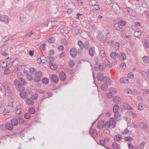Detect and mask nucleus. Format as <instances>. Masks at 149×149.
Listing matches in <instances>:
<instances>
[{
  "mask_svg": "<svg viewBox=\"0 0 149 149\" xmlns=\"http://www.w3.org/2000/svg\"><path fill=\"white\" fill-rule=\"evenodd\" d=\"M126 24L125 21H121L120 23H116L114 25V28L115 30H120Z\"/></svg>",
  "mask_w": 149,
  "mask_h": 149,
  "instance_id": "nucleus-1",
  "label": "nucleus"
},
{
  "mask_svg": "<svg viewBox=\"0 0 149 149\" xmlns=\"http://www.w3.org/2000/svg\"><path fill=\"white\" fill-rule=\"evenodd\" d=\"M98 35L97 36V40L103 42H104L106 40V38L104 37L103 33L101 31H99L98 33Z\"/></svg>",
  "mask_w": 149,
  "mask_h": 149,
  "instance_id": "nucleus-2",
  "label": "nucleus"
},
{
  "mask_svg": "<svg viewBox=\"0 0 149 149\" xmlns=\"http://www.w3.org/2000/svg\"><path fill=\"white\" fill-rule=\"evenodd\" d=\"M13 108V104H11V105H8L6 106L3 111V113L4 115H7V113H9L12 111Z\"/></svg>",
  "mask_w": 149,
  "mask_h": 149,
  "instance_id": "nucleus-3",
  "label": "nucleus"
},
{
  "mask_svg": "<svg viewBox=\"0 0 149 149\" xmlns=\"http://www.w3.org/2000/svg\"><path fill=\"white\" fill-rule=\"evenodd\" d=\"M14 83L15 85L18 87V90L19 91H23L24 90V86H21L19 80L17 79L15 80Z\"/></svg>",
  "mask_w": 149,
  "mask_h": 149,
  "instance_id": "nucleus-4",
  "label": "nucleus"
},
{
  "mask_svg": "<svg viewBox=\"0 0 149 149\" xmlns=\"http://www.w3.org/2000/svg\"><path fill=\"white\" fill-rule=\"evenodd\" d=\"M112 10L116 13L120 12V9L119 6L116 3H113L111 6Z\"/></svg>",
  "mask_w": 149,
  "mask_h": 149,
  "instance_id": "nucleus-5",
  "label": "nucleus"
},
{
  "mask_svg": "<svg viewBox=\"0 0 149 149\" xmlns=\"http://www.w3.org/2000/svg\"><path fill=\"white\" fill-rule=\"evenodd\" d=\"M35 79L34 80V81L38 82L40 80L41 77L42 75V73L41 72L39 71L37 72L35 74Z\"/></svg>",
  "mask_w": 149,
  "mask_h": 149,
  "instance_id": "nucleus-6",
  "label": "nucleus"
},
{
  "mask_svg": "<svg viewBox=\"0 0 149 149\" xmlns=\"http://www.w3.org/2000/svg\"><path fill=\"white\" fill-rule=\"evenodd\" d=\"M0 20L5 22L6 24H8L10 19L7 16L1 15H0Z\"/></svg>",
  "mask_w": 149,
  "mask_h": 149,
  "instance_id": "nucleus-7",
  "label": "nucleus"
},
{
  "mask_svg": "<svg viewBox=\"0 0 149 149\" xmlns=\"http://www.w3.org/2000/svg\"><path fill=\"white\" fill-rule=\"evenodd\" d=\"M89 133L93 138L96 137L98 136V133L96 130L92 128L91 127L90 129Z\"/></svg>",
  "mask_w": 149,
  "mask_h": 149,
  "instance_id": "nucleus-8",
  "label": "nucleus"
},
{
  "mask_svg": "<svg viewBox=\"0 0 149 149\" xmlns=\"http://www.w3.org/2000/svg\"><path fill=\"white\" fill-rule=\"evenodd\" d=\"M22 109L21 107L20 104L17 105L15 111V114L17 115H20L22 113Z\"/></svg>",
  "mask_w": 149,
  "mask_h": 149,
  "instance_id": "nucleus-9",
  "label": "nucleus"
},
{
  "mask_svg": "<svg viewBox=\"0 0 149 149\" xmlns=\"http://www.w3.org/2000/svg\"><path fill=\"white\" fill-rule=\"evenodd\" d=\"M95 70L96 71H98L100 70V71H104L105 69L104 68V66H101L100 65L99 63H96L95 65Z\"/></svg>",
  "mask_w": 149,
  "mask_h": 149,
  "instance_id": "nucleus-10",
  "label": "nucleus"
},
{
  "mask_svg": "<svg viewBox=\"0 0 149 149\" xmlns=\"http://www.w3.org/2000/svg\"><path fill=\"white\" fill-rule=\"evenodd\" d=\"M113 112H114V113H115L114 114V116L115 118H116V116L118 115V114H117V113L119 109V106L118 104H115L113 107Z\"/></svg>",
  "mask_w": 149,
  "mask_h": 149,
  "instance_id": "nucleus-11",
  "label": "nucleus"
},
{
  "mask_svg": "<svg viewBox=\"0 0 149 149\" xmlns=\"http://www.w3.org/2000/svg\"><path fill=\"white\" fill-rule=\"evenodd\" d=\"M70 56L73 58H74L77 55V51L75 48H72L70 49Z\"/></svg>",
  "mask_w": 149,
  "mask_h": 149,
  "instance_id": "nucleus-12",
  "label": "nucleus"
},
{
  "mask_svg": "<svg viewBox=\"0 0 149 149\" xmlns=\"http://www.w3.org/2000/svg\"><path fill=\"white\" fill-rule=\"evenodd\" d=\"M50 80L55 83H57L58 81V79L56 75L54 74L50 77Z\"/></svg>",
  "mask_w": 149,
  "mask_h": 149,
  "instance_id": "nucleus-13",
  "label": "nucleus"
},
{
  "mask_svg": "<svg viewBox=\"0 0 149 149\" xmlns=\"http://www.w3.org/2000/svg\"><path fill=\"white\" fill-rule=\"evenodd\" d=\"M59 77L60 79L62 81H64L66 79L65 73L63 72L62 71L59 73Z\"/></svg>",
  "mask_w": 149,
  "mask_h": 149,
  "instance_id": "nucleus-14",
  "label": "nucleus"
},
{
  "mask_svg": "<svg viewBox=\"0 0 149 149\" xmlns=\"http://www.w3.org/2000/svg\"><path fill=\"white\" fill-rule=\"evenodd\" d=\"M113 101L114 102L119 104L122 102V100L120 97L118 96H114L113 98Z\"/></svg>",
  "mask_w": 149,
  "mask_h": 149,
  "instance_id": "nucleus-15",
  "label": "nucleus"
},
{
  "mask_svg": "<svg viewBox=\"0 0 149 149\" xmlns=\"http://www.w3.org/2000/svg\"><path fill=\"white\" fill-rule=\"evenodd\" d=\"M110 56L113 59H116L118 57L119 54L116 52H111Z\"/></svg>",
  "mask_w": 149,
  "mask_h": 149,
  "instance_id": "nucleus-16",
  "label": "nucleus"
},
{
  "mask_svg": "<svg viewBox=\"0 0 149 149\" xmlns=\"http://www.w3.org/2000/svg\"><path fill=\"white\" fill-rule=\"evenodd\" d=\"M5 127L9 130H12L13 129V127L10 122L7 123L5 125Z\"/></svg>",
  "mask_w": 149,
  "mask_h": 149,
  "instance_id": "nucleus-17",
  "label": "nucleus"
},
{
  "mask_svg": "<svg viewBox=\"0 0 149 149\" xmlns=\"http://www.w3.org/2000/svg\"><path fill=\"white\" fill-rule=\"evenodd\" d=\"M97 78L98 80L100 81H102L104 78V74L102 73L99 72L97 74Z\"/></svg>",
  "mask_w": 149,
  "mask_h": 149,
  "instance_id": "nucleus-18",
  "label": "nucleus"
},
{
  "mask_svg": "<svg viewBox=\"0 0 149 149\" xmlns=\"http://www.w3.org/2000/svg\"><path fill=\"white\" fill-rule=\"evenodd\" d=\"M95 48L93 47H91L88 51V53L89 55L91 56H93L94 55L95 53Z\"/></svg>",
  "mask_w": 149,
  "mask_h": 149,
  "instance_id": "nucleus-19",
  "label": "nucleus"
},
{
  "mask_svg": "<svg viewBox=\"0 0 149 149\" xmlns=\"http://www.w3.org/2000/svg\"><path fill=\"white\" fill-rule=\"evenodd\" d=\"M123 108L125 109H127V110H131L132 108L129 105L128 103H124L123 104Z\"/></svg>",
  "mask_w": 149,
  "mask_h": 149,
  "instance_id": "nucleus-20",
  "label": "nucleus"
},
{
  "mask_svg": "<svg viewBox=\"0 0 149 149\" xmlns=\"http://www.w3.org/2000/svg\"><path fill=\"white\" fill-rule=\"evenodd\" d=\"M39 60H40V63L42 62L43 64L45 63L47 61L46 58L44 56H41L40 58H38L37 61H38Z\"/></svg>",
  "mask_w": 149,
  "mask_h": 149,
  "instance_id": "nucleus-21",
  "label": "nucleus"
},
{
  "mask_svg": "<svg viewBox=\"0 0 149 149\" xmlns=\"http://www.w3.org/2000/svg\"><path fill=\"white\" fill-rule=\"evenodd\" d=\"M10 122L13 126H17L18 123L17 119L15 118H12L10 120Z\"/></svg>",
  "mask_w": 149,
  "mask_h": 149,
  "instance_id": "nucleus-22",
  "label": "nucleus"
},
{
  "mask_svg": "<svg viewBox=\"0 0 149 149\" xmlns=\"http://www.w3.org/2000/svg\"><path fill=\"white\" fill-rule=\"evenodd\" d=\"M26 103L30 106L32 105L34 103V101L32 98H27L26 101Z\"/></svg>",
  "mask_w": 149,
  "mask_h": 149,
  "instance_id": "nucleus-23",
  "label": "nucleus"
},
{
  "mask_svg": "<svg viewBox=\"0 0 149 149\" xmlns=\"http://www.w3.org/2000/svg\"><path fill=\"white\" fill-rule=\"evenodd\" d=\"M19 81L22 86H23V85H25L26 83V80L23 79L22 77H19Z\"/></svg>",
  "mask_w": 149,
  "mask_h": 149,
  "instance_id": "nucleus-24",
  "label": "nucleus"
},
{
  "mask_svg": "<svg viewBox=\"0 0 149 149\" xmlns=\"http://www.w3.org/2000/svg\"><path fill=\"white\" fill-rule=\"evenodd\" d=\"M104 83L108 85H109L111 82V80L109 77H105V79L104 80Z\"/></svg>",
  "mask_w": 149,
  "mask_h": 149,
  "instance_id": "nucleus-25",
  "label": "nucleus"
},
{
  "mask_svg": "<svg viewBox=\"0 0 149 149\" xmlns=\"http://www.w3.org/2000/svg\"><path fill=\"white\" fill-rule=\"evenodd\" d=\"M143 62L146 63L148 64L149 62V58L148 56H145L142 58Z\"/></svg>",
  "mask_w": 149,
  "mask_h": 149,
  "instance_id": "nucleus-26",
  "label": "nucleus"
},
{
  "mask_svg": "<svg viewBox=\"0 0 149 149\" xmlns=\"http://www.w3.org/2000/svg\"><path fill=\"white\" fill-rule=\"evenodd\" d=\"M134 35L135 37H138L141 35V32L140 31H136L134 33Z\"/></svg>",
  "mask_w": 149,
  "mask_h": 149,
  "instance_id": "nucleus-27",
  "label": "nucleus"
},
{
  "mask_svg": "<svg viewBox=\"0 0 149 149\" xmlns=\"http://www.w3.org/2000/svg\"><path fill=\"white\" fill-rule=\"evenodd\" d=\"M109 91L113 95L116 94V90L114 88H110L109 89Z\"/></svg>",
  "mask_w": 149,
  "mask_h": 149,
  "instance_id": "nucleus-28",
  "label": "nucleus"
},
{
  "mask_svg": "<svg viewBox=\"0 0 149 149\" xmlns=\"http://www.w3.org/2000/svg\"><path fill=\"white\" fill-rule=\"evenodd\" d=\"M49 66L50 67L51 69L53 70H56L57 68V66L56 65L52 63H49Z\"/></svg>",
  "mask_w": 149,
  "mask_h": 149,
  "instance_id": "nucleus-29",
  "label": "nucleus"
},
{
  "mask_svg": "<svg viewBox=\"0 0 149 149\" xmlns=\"http://www.w3.org/2000/svg\"><path fill=\"white\" fill-rule=\"evenodd\" d=\"M109 85L104 83L101 86L102 89L103 91H107V88Z\"/></svg>",
  "mask_w": 149,
  "mask_h": 149,
  "instance_id": "nucleus-30",
  "label": "nucleus"
},
{
  "mask_svg": "<svg viewBox=\"0 0 149 149\" xmlns=\"http://www.w3.org/2000/svg\"><path fill=\"white\" fill-rule=\"evenodd\" d=\"M18 123L22 125L24 123V120L22 118H17Z\"/></svg>",
  "mask_w": 149,
  "mask_h": 149,
  "instance_id": "nucleus-31",
  "label": "nucleus"
},
{
  "mask_svg": "<svg viewBox=\"0 0 149 149\" xmlns=\"http://www.w3.org/2000/svg\"><path fill=\"white\" fill-rule=\"evenodd\" d=\"M90 46V44L88 41H85L84 43V48L86 49H88Z\"/></svg>",
  "mask_w": 149,
  "mask_h": 149,
  "instance_id": "nucleus-32",
  "label": "nucleus"
},
{
  "mask_svg": "<svg viewBox=\"0 0 149 149\" xmlns=\"http://www.w3.org/2000/svg\"><path fill=\"white\" fill-rule=\"evenodd\" d=\"M140 127L143 129H146L147 127V125L145 123L142 122L140 125Z\"/></svg>",
  "mask_w": 149,
  "mask_h": 149,
  "instance_id": "nucleus-33",
  "label": "nucleus"
},
{
  "mask_svg": "<svg viewBox=\"0 0 149 149\" xmlns=\"http://www.w3.org/2000/svg\"><path fill=\"white\" fill-rule=\"evenodd\" d=\"M120 59L121 60H125L126 58V56L124 53H121L120 54Z\"/></svg>",
  "mask_w": 149,
  "mask_h": 149,
  "instance_id": "nucleus-34",
  "label": "nucleus"
},
{
  "mask_svg": "<svg viewBox=\"0 0 149 149\" xmlns=\"http://www.w3.org/2000/svg\"><path fill=\"white\" fill-rule=\"evenodd\" d=\"M111 125V123L110 122L107 121L105 123L104 127L107 129L110 128Z\"/></svg>",
  "mask_w": 149,
  "mask_h": 149,
  "instance_id": "nucleus-35",
  "label": "nucleus"
},
{
  "mask_svg": "<svg viewBox=\"0 0 149 149\" xmlns=\"http://www.w3.org/2000/svg\"><path fill=\"white\" fill-rule=\"evenodd\" d=\"M42 81L44 84H46L48 83L49 80L48 78L45 77L42 79Z\"/></svg>",
  "mask_w": 149,
  "mask_h": 149,
  "instance_id": "nucleus-36",
  "label": "nucleus"
},
{
  "mask_svg": "<svg viewBox=\"0 0 149 149\" xmlns=\"http://www.w3.org/2000/svg\"><path fill=\"white\" fill-rule=\"evenodd\" d=\"M78 44L80 47V49H82L84 48V43L81 40H79L78 42Z\"/></svg>",
  "mask_w": 149,
  "mask_h": 149,
  "instance_id": "nucleus-37",
  "label": "nucleus"
},
{
  "mask_svg": "<svg viewBox=\"0 0 149 149\" xmlns=\"http://www.w3.org/2000/svg\"><path fill=\"white\" fill-rule=\"evenodd\" d=\"M93 6L94 8L97 10H99L100 11H103V10L102 8H100L98 5L95 4Z\"/></svg>",
  "mask_w": 149,
  "mask_h": 149,
  "instance_id": "nucleus-38",
  "label": "nucleus"
},
{
  "mask_svg": "<svg viewBox=\"0 0 149 149\" xmlns=\"http://www.w3.org/2000/svg\"><path fill=\"white\" fill-rule=\"evenodd\" d=\"M48 41V42L50 44L53 43L55 42L54 38L52 37H51L49 38Z\"/></svg>",
  "mask_w": 149,
  "mask_h": 149,
  "instance_id": "nucleus-39",
  "label": "nucleus"
},
{
  "mask_svg": "<svg viewBox=\"0 0 149 149\" xmlns=\"http://www.w3.org/2000/svg\"><path fill=\"white\" fill-rule=\"evenodd\" d=\"M120 47V45L119 43L118 42H116L115 43L114 45V47L116 50H118Z\"/></svg>",
  "mask_w": 149,
  "mask_h": 149,
  "instance_id": "nucleus-40",
  "label": "nucleus"
},
{
  "mask_svg": "<svg viewBox=\"0 0 149 149\" xmlns=\"http://www.w3.org/2000/svg\"><path fill=\"white\" fill-rule=\"evenodd\" d=\"M35 33V32L33 31H31L30 32H27L26 33L24 36L25 37L29 36L30 37L31 35Z\"/></svg>",
  "mask_w": 149,
  "mask_h": 149,
  "instance_id": "nucleus-41",
  "label": "nucleus"
},
{
  "mask_svg": "<svg viewBox=\"0 0 149 149\" xmlns=\"http://www.w3.org/2000/svg\"><path fill=\"white\" fill-rule=\"evenodd\" d=\"M112 146L113 149H119L118 146L117 144L115 143H113L112 144Z\"/></svg>",
  "mask_w": 149,
  "mask_h": 149,
  "instance_id": "nucleus-42",
  "label": "nucleus"
},
{
  "mask_svg": "<svg viewBox=\"0 0 149 149\" xmlns=\"http://www.w3.org/2000/svg\"><path fill=\"white\" fill-rule=\"evenodd\" d=\"M27 93H26V92L21 93L20 94V96L22 98H25L27 97L26 94Z\"/></svg>",
  "mask_w": 149,
  "mask_h": 149,
  "instance_id": "nucleus-43",
  "label": "nucleus"
},
{
  "mask_svg": "<svg viewBox=\"0 0 149 149\" xmlns=\"http://www.w3.org/2000/svg\"><path fill=\"white\" fill-rule=\"evenodd\" d=\"M100 55L102 57H105L106 56V53L104 50H102L100 51Z\"/></svg>",
  "mask_w": 149,
  "mask_h": 149,
  "instance_id": "nucleus-44",
  "label": "nucleus"
},
{
  "mask_svg": "<svg viewBox=\"0 0 149 149\" xmlns=\"http://www.w3.org/2000/svg\"><path fill=\"white\" fill-rule=\"evenodd\" d=\"M68 64L69 67H72L74 66V63L73 61L70 60L68 62Z\"/></svg>",
  "mask_w": 149,
  "mask_h": 149,
  "instance_id": "nucleus-45",
  "label": "nucleus"
},
{
  "mask_svg": "<svg viewBox=\"0 0 149 149\" xmlns=\"http://www.w3.org/2000/svg\"><path fill=\"white\" fill-rule=\"evenodd\" d=\"M146 143L144 142H142L139 146V147H140L141 149H143Z\"/></svg>",
  "mask_w": 149,
  "mask_h": 149,
  "instance_id": "nucleus-46",
  "label": "nucleus"
},
{
  "mask_svg": "<svg viewBox=\"0 0 149 149\" xmlns=\"http://www.w3.org/2000/svg\"><path fill=\"white\" fill-rule=\"evenodd\" d=\"M24 117L26 119H29L31 117V115L29 113H26L24 114Z\"/></svg>",
  "mask_w": 149,
  "mask_h": 149,
  "instance_id": "nucleus-47",
  "label": "nucleus"
},
{
  "mask_svg": "<svg viewBox=\"0 0 149 149\" xmlns=\"http://www.w3.org/2000/svg\"><path fill=\"white\" fill-rule=\"evenodd\" d=\"M137 109L139 110H142L143 109V107L142 103H140L139 104L137 107Z\"/></svg>",
  "mask_w": 149,
  "mask_h": 149,
  "instance_id": "nucleus-48",
  "label": "nucleus"
},
{
  "mask_svg": "<svg viewBox=\"0 0 149 149\" xmlns=\"http://www.w3.org/2000/svg\"><path fill=\"white\" fill-rule=\"evenodd\" d=\"M36 91L37 92L41 94L44 93L45 92L44 90L41 89H37Z\"/></svg>",
  "mask_w": 149,
  "mask_h": 149,
  "instance_id": "nucleus-49",
  "label": "nucleus"
},
{
  "mask_svg": "<svg viewBox=\"0 0 149 149\" xmlns=\"http://www.w3.org/2000/svg\"><path fill=\"white\" fill-rule=\"evenodd\" d=\"M127 76L128 78L132 79L134 77V75L133 73L130 72L128 74Z\"/></svg>",
  "mask_w": 149,
  "mask_h": 149,
  "instance_id": "nucleus-50",
  "label": "nucleus"
},
{
  "mask_svg": "<svg viewBox=\"0 0 149 149\" xmlns=\"http://www.w3.org/2000/svg\"><path fill=\"white\" fill-rule=\"evenodd\" d=\"M8 45L7 44L2 46L1 47V49L3 50H6L8 49Z\"/></svg>",
  "mask_w": 149,
  "mask_h": 149,
  "instance_id": "nucleus-51",
  "label": "nucleus"
},
{
  "mask_svg": "<svg viewBox=\"0 0 149 149\" xmlns=\"http://www.w3.org/2000/svg\"><path fill=\"white\" fill-rule=\"evenodd\" d=\"M27 79L29 81H31L33 79V77L32 75L30 74H27Z\"/></svg>",
  "mask_w": 149,
  "mask_h": 149,
  "instance_id": "nucleus-52",
  "label": "nucleus"
},
{
  "mask_svg": "<svg viewBox=\"0 0 149 149\" xmlns=\"http://www.w3.org/2000/svg\"><path fill=\"white\" fill-rule=\"evenodd\" d=\"M132 139V138L130 136L126 137H125L124 138L125 140L127 141H130Z\"/></svg>",
  "mask_w": 149,
  "mask_h": 149,
  "instance_id": "nucleus-53",
  "label": "nucleus"
},
{
  "mask_svg": "<svg viewBox=\"0 0 149 149\" xmlns=\"http://www.w3.org/2000/svg\"><path fill=\"white\" fill-rule=\"evenodd\" d=\"M29 111L30 113L32 114H34L35 112V110L33 108H30L29 110Z\"/></svg>",
  "mask_w": 149,
  "mask_h": 149,
  "instance_id": "nucleus-54",
  "label": "nucleus"
},
{
  "mask_svg": "<svg viewBox=\"0 0 149 149\" xmlns=\"http://www.w3.org/2000/svg\"><path fill=\"white\" fill-rule=\"evenodd\" d=\"M38 97V95L37 93H35L34 94V95L32 96V99L34 100H37V97Z\"/></svg>",
  "mask_w": 149,
  "mask_h": 149,
  "instance_id": "nucleus-55",
  "label": "nucleus"
},
{
  "mask_svg": "<svg viewBox=\"0 0 149 149\" xmlns=\"http://www.w3.org/2000/svg\"><path fill=\"white\" fill-rule=\"evenodd\" d=\"M104 2L107 5H109L112 2V0H103Z\"/></svg>",
  "mask_w": 149,
  "mask_h": 149,
  "instance_id": "nucleus-56",
  "label": "nucleus"
},
{
  "mask_svg": "<svg viewBox=\"0 0 149 149\" xmlns=\"http://www.w3.org/2000/svg\"><path fill=\"white\" fill-rule=\"evenodd\" d=\"M106 95L107 97L109 99L111 98L113 95L110 92L109 93H107Z\"/></svg>",
  "mask_w": 149,
  "mask_h": 149,
  "instance_id": "nucleus-57",
  "label": "nucleus"
},
{
  "mask_svg": "<svg viewBox=\"0 0 149 149\" xmlns=\"http://www.w3.org/2000/svg\"><path fill=\"white\" fill-rule=\"evenodd\" d=\"M128 145L129 149H133L134 147L132 145V144L131 143H129L128 144Z\"/></svg>",
  "mask_w": 149,
  "mask_h": 149,
  "instance_id": "nucleus-58",
  "label": "nucleus"
},
{
  "mask_svg": "<svg viewBox=\"0 0 149 149\" xmlns=\"http://www.w3.org/2000/svg\"><path fill=\"white\" fill-rule=\"evenodd\" d=\"M2 84L5 88L8 86V82L6 81H3L2 83Z\"/></svg>",
  "mask_w": 149,
  "mask_h": 149,
  "instance_id": "nucleus-59",
  "label": "nucleus"
},
{
  "mask_svg": "<svg viewBox=\"0 0 149 149\" xmlns=\"http://www.w3.org/2000/svg\"><path fill=\"white\" fill-rule=\"evenodd\" d=\"M61 86V85H59L56 88H54V89L52 88V90L54 91L55 92H56L57 91H55L56 90H58L57 91H59V90H59Z\"/></svg>",
  "mask_w": 149,
  "mask_h": 149,
  "instance_id": "nucleus-60",
  "label": "nucleus"
},
{
  "mask_svg": "<svg viewBox=\"0 0 149 149\" xmlns=\"http://www.w3.org/2000/svg\"><path fill=\"white\" fill-rule=\"evenodd\" d=\"M120 67L123 69H125L126 67V64L125 63H123L121 64Z\"/></svg>",
  "mask_w": 149,
  "mask_h": 149,
  "instance_id": "nucleus-61",
  "label": "nucleus"
},
{
  "mask_svg": "<svg viewBox=\"0 0 149 149\" xmlns=\"http://www.w3.org/2000/svg\"><path fill=\"white\" fill-rule=\"evenodd\" d=\"M130 115H132L134 118H135L136 116V114L132 111H130Z\"/></svg>",
  "mask_w": 149,
  "mask_h": 149,
  "instance_id": "nucleus-62",
  "label": "nucleus"
},
{
  "mask_svg": "<svg viewBox=\"0 0 149 149\" xmlns=\"http://www.w3.org/2000/svg\"><path fill=\"white\" fill-rule=\"evenodd\" d=\"M67 31L65 30V29H62L60 30V32L61 33H65L66 34H68V33L69 32L68 31L67 32H66Z\"/></svg>",
  "mask_w": 149,
  "mask_h": 149,
  "instance_id": "nucleus-63",
  "label": "nucleus"
},
{
  "mask_svg": "<svg viewBox=\"0 0 149 149\" xmlns=\"http://www.w3.org/2000/svg\"><path fill=\"white\" fill-rule=\"evenodd\" d=\"M5 88L6 90V91L9 93L10 92V87L8 86Z\"/></svg>",
  "mask_w": 149,
  "mask_h": 149,
  "instance_id": "nucleus-64",
  "label": "nucleus"
}]
</instances>
